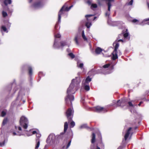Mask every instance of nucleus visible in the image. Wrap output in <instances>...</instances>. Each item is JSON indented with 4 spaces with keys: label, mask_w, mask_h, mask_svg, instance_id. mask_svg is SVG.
I'll list each match as a JSON object with an SVG mask.
<instances>
[{
    "label": "nucleus",
    "mask_w": 149,
    "mask_h": 149,
    "mask_svg": "<svg viewBox=\"0 0 149 149\" xmlns=\"http://www.w3.org/2000/svg\"><path fill=\"white\" fill-rule=\"evenodd\" d=\"M80 74V73H78V75H79V74Z\"/></svg>",
    "instance_id": "60"
},
{
    "label": "nucleus",
    "mask_w": 149,
    "mask_h": 149,
    "mask_svg": "<svg viewBox=\"0 0 149 149\" xmlns=\"http://www.w3.org/2000/svg\"><path fill=\"white\" fill-rule=\"evenodd\" d=\"M41 135L39 133H37L36 136L37 138H38L36 139V141L37 142L36 147L35 149H38L40 144V141L39 138L41 137Z\"/></svg>",
    "instance_id": "12"
},
{
    "label": "nucleus",
    "mask_w": 149,
    "mask_h": 149,
    "mask_svg": "<svg viewBox=\"0 0 149 149\" xmlns=\"http://www.w3.org/2000/svg\"><path fill=\"white\" fill-rule=\"evenodd\" d=\"M113 46H115L114 51H117V49L119 47V43L117 42V40H116V41L113 43Z\"/></svg>",
    "instance_id": "18"
},
{
    "label": "nucleus",
    "mask_w": 149,
    "mask_h": 149,
    "mask_svg": "<svg viewBox=\"0 0 149 149\" xmlns=\"http://www.w3.org/2000/svg\"><path fill=\"white\" fill-rule=\"evenodd\" d=\"M95 135L94 133H93L92 135V139H91V143H93L95 141Z\"/></svg>",
    "instance_id": "23"
},
{
    "label": "nucleus",
    "mask_w": 149,
    "mask_h": 149,
    "mask_svg": "<svg viewBox=\"0 0 149 149\" xmlns=\"http://www.w3.org/2000/svg\"><path fill=\"white\" fill-rule=\"evenodd\" d=\"M5 140L3 136H0V146H3L4 145Z\"/></svg>",
    "instance_id": "15"
},
{
    "label": "nucleus",
    "mask_w": 149,
    "mask_h": 149,
    "mask_svg": "<svg viewBox=\"0 0 149 149\" xmlns=\"http://www.w3.org/2000/svg\"><path fill=\"white\" fill-rule=\"evenodd\" d=\"M81 39V37L80 34H77L75 35L74 38V40L77 45H79V41Z\"/></svg>",
    "instance_id": "13"
},
{
    "label": "nucleus",
    "mask_w": 149,
    "mask_h": 149,
    "mask_svg": "<svg viewBox=\"0 0 149 149\" xmlns=\"http://www.w3.org/2000/svg\"><path fill=\"white\" fill-rule=\"evenodd\" d=\"M132 129V128L130 127L125 132L124 136V138L125 140H126L129 137L131 136L132 134V132L131 131Z\"/></svg>",
    "instance_id": "9"
},
{
    "label": "nucleus",
    "mask_w": 149,
    "mask_h": 149,
    "mask_svg": "<svg viewBox=\"0 0 149 149\" xmlns=\"http://www.w3.org/2000/svg\"><path fill=\"white\" fill-rule=\"evenodd\" d=\"M74 113L72 108H70L66 112V115L68 119V122L72 121Z\"/></svg>",
    "instance_id": "6"
},
{
    "label": "nucleus",
    "mask_w": 149,
    "mask_h": 149,
    "mask_svg": "<svg viewBox=\"0 0 149 149\" xmlns=\"http://www.w3.org/2000/svg\"><path fill=\"white\" fill-rule=\"evenodd\" d=\"M128 103L129 106L132 107H134V105L132 104L131 102H129Z\"/></svg>",
    "instance_id": "40"
},
{
    "label": "nucleus",
    "mask_w": 149,
    "mask_h": 149,
    "mask_svg": "<svg viewBox=\"0 0 149 149\" xmlns=\"http://www.w3.org/2000/svg\"><path fill=\"white\" fill-rule=\"evenodd\" d=\"M32 1V0H29V2L31 3Z\"/></svg>",
    "instance_id": "56"
},
{
    "label": "nucleus",
    "mask_w": 149,
    "mask_h": 149,
    "mask_svg": "<svg viewBox=\"0 0 149 149\" xmlns=\"http://www.w3.org/2000/svg\"><path fill=\"white\" fill-rule=\"evenodd\" d=\"M18 130L19 131L22 130V128H21V127H18Z\"/></svg>",
    "instance_id": "51"
},
{
    "label": "nucleus",
    "mask_w": 149,
    "mask_h": 149,
    "mask_svg": "<svg viewBox=\"0 0 149 149\" xmlns=\"http://www.w3.org/2000/svg\"><path fill=\"white\" fill-rule=\"evenodd\" d=\"M97 7V5L96 4H92L91 6V8L93 10V8H96Z\"/></svg>",
    "instance_id": "31"
},
{
    "label": "nucleus",
    "mask_w": 149,
    "mask_h": 149,
    "mask_svg": "<svg viewBox=\"0 0 149 149\" xmlns=\"http://www.w3.org/2000/svg\"><path fill=\"white\" fill-rule=\"evenodd\" d=\"M61 35L59 33H57L55 35V41L54 45V47L55 48H59V47L58 45V40L56 38H59L61 37Z\"/></svg>",
    "instance_id": "10"
},
{
    "label": "nucleus",
    "mask_w": 149,
    "mask_h": 149,
    "mask_svg": "<svg viewBox=\"0 0 149 149\" xmlns=\"http://www.w3.org/2000/svg\"><path fill=\"white\" fill-rule=\"evenodd\" d=\"M1 31L2 32L3 34V31L6 32V33H8V31L7 30L6 27L4 26H1Z\"/></svg>",
    "instance_id": "20"
},
{
    "label": "nucleus",
    "mask_w": 149,
    "mask_h": 149,
    "mask_svg": "<svg viewBox=\"0 0 149 149\" xmlns=\"http://www.w3.org/2000/svg\"><path fill=\"white\" fill-rule=\"evenodd\" d=\"M87 127V126L86 124H84L82 125H81L80 127L79 128L80 129L84 128H86Z\"/></svg>",
    "instance_id": "34"
},
{
    "label": "nucleus",
    "mask_w": 149,
    "mask_h": 149,
    "mask_svg": "<svg viewBox=\"0 0 149 149\" xmlns=\"http://www.w3.org/2000/svg\"><path fill=\"white\" fill-rule=\"evenodd\" d=\"M96 149H100V148L98 146H97Z\"/></svg>",
    "instance_id": "55"
},
{
    "label": "nucleus",
    "mask_w": 149,
    "mask_h": 149,
    "mask_svg": "<svg viewBox=\"0 0 149 149\" xmlns=\"http://www.w3.org/2000/svg\"><path fill=\"white\" fill-rule=\"evenodd\" d=\"M82 36L83 39L85 41H87V39L86 38V37L85 36V35L84 36Z\"/></svg>",
    "instance_id": "42"
},
{
    "label": "nucleus",
    "mask_w": 149,
    "mask_h": 149,
    "mask_svg": "<svg viewBox=\"0 0 149 149\" xmlns=\"http://www.w3.org/2000/svg\"><path fill=\"white\" fill-rule=\"evenodd\" d=\"M119 55H121V53L120 52H119Z\"/></svg>",
    "instance_id": "58"
},
{
    "label": "nucleus",
    "mask_w": 149,
    "mask_h": 149,
    "mask_svg": "<svg viewBox=\"0 0 149 149\" xmlns=\"http://www.w3.org/2000/svg\"><path fill=\"white\" fill-rule=\"evenodd\" d=\"M95 69H92L91 71L89 72H88V74L89 75H92L95 73Z\"/></svg>",
    "instance_id": "26"
},
{
    "label": "nucleus",
    "mask_w": 149,
    "mask_h": 149,
    "mask_svg": "<svg viewBox=\"0 0 149 149\" xmlns=\"http://www.w3.org/2000/svg\"><path fill=\"white\" fill-rule=\"evenodd\" d=\"M43 5L42 3L40 2L35 3L33 6V7L35 8H40Z\"/></svg>",
    "instance_id": "14"
},
{
    "label": "nucleus",
    "mask_w": 149,
    "mask_h": 149,
    "mask_svg": "<svg viewBox=\"0 0 149 149\" xmlns=\"http://www.w3.org/2000/svg\"><path fill=\"white\" fill-rule=\"evenodd\" d=\"M71 142V141H70L68 143L66 148H65V147L64 146L63 147V149H67L70 146V145Z\"/></svg>",
    "instance_id": "35"
},
{
    "label": "nucleus",
    "mask_w": 149,
    "mask_h": 149,
    "mask_svg": "<svg viewBox=\"0 0 149 149\" xmlns=\"http://www.w3.org/2000/svg\"><path fill=\"white\" fill-rule=\"evenodd\" d=\"M122 146H120L119 148H118L117 149H122Z\"/></svg>",
    "instance_id": "53"
},
{
    "label": "nucleus",
    "mask_w": 149,
    "mask_h": 149,
    "mask_svg": "<svg viewBox=\"0 0 149 149\" xmlns=\"http://www.w3.org/2000/svg\"><path fill=\"white\" fill-rule=\"evenodd\" d=\"M13 136L16 135L18 134H17L16 133H15V132H13Z\"/></svg>",
    "instance_id": "48"
},
{
    "label": "nucleus",
    "mask_w": 149,
    "mask_h": 149,
    "mask_svg": "<svg viewBox=\"0 0 149 149\" xmlns=\"http://www.w3.org/2000/svg\"><path fill=\"white\" fill-rule=\"evenodd\" d=\"M125 103V100H122L121 101L120 100H118L117 102L116 101H114L113 102V103L112 106H113L115 107H117L122 106L121 104Z\"/></svg>",
    "instance_id": "8"
},
{
    "label": "nucleus",
    "mask_w": 149,
    "mask_h": 149,
    "mask_svg": "<svg viewBox=\"0 0 149 149\" xmlns=\"http://www.w3.org/2000/svg\"><path fill=\"white\" fill-rule=\"evenodd\" d=\"M114 65L111 63H109L103 66L102 69V70H106V71L104 72V74H108L111 73L113 69Z\"/></svg>",
    "instance_id": "2"
},
{
    "label": "nucleus",
    "mask_w": 149,
    "mask_h": 149,
    "mask_svg": "<svg viewBox=\"0 0 149 149\" xmlns=\"http://www.w3.org/2000/svg\"><path fill=\"white\" fill-rule=\"evenodd\" d=\"M22 135V134H19L18 135H19V136H20V135Z\"/></svg>",
    "instance_id": "59"
},
{
    "label": "nucleus",
    "mask_w": 149,
    "mask_h": 149,
    "mask_svg": "<svg viewBox=\"0 0 149 149\" xmlns=\"http://www.w3.org/2000/svg\"><path fill=\"white\" fill-rule=\"evenodd\" d=\"M84 31H83L82 32V36L84 35Z\"/></svg>",
    "instance_id": "50"
},
{
    "label": "nucleus",
    "mask_w": 149,
    "mask_h": 149,
    "mask_svg": "<svg viewBox=\"0 0 149 149\" xmlns=\"http://www.w3.org/2000/svg\"><path fill=\"white\" fill-rule=\"evenodd\" d=\"M73 6H71L69 8L68 7H65V6H64L62 7L60 9L58 14V23H57L55 26V28H56L57 24L60 23L61 21V15L64 13L65 11H69L71 8Z\"/></svg>",
    "instance_id": "3"
},
{
    "label": "nucleus",
    "mask_w": 149,
    "mask_h": 149,
    "mask_svg": "<svg viewBox=\"0 0 149 149\" xmlns=\"http://www.w3.org/2000/svg\"><path fill=\"white\" fill-rule=\"evenodd\" d=\"M123 36V34H120L119 35L118 38H117V41H118V42H124V41L122 39H119L121 38V37H122Z\"/></svg>",
    "instance_id": "21"
},
{
    "label": "nucleus",
    "mask_w": 149,
    "mask_h": 149,
    "mask_svg": "<svg viewBox=\"0 0 149 149\" xmlns=\"http://www.w3.org/2000/svg\"><path fill=\"white\" fill-rule=\"evenodd\" d=\"M61 46L62 47H63V46L66 45V43L65 42H64V41L62 42H61Z\"/></svg>",
    "instance_id": "39"
},
{
    "label": "nucleus",
    "mask_w": 149,
    "mask_h": 149,
    "mask_svg": "<svg viewBox=\"0 0 149 149\" xmlns=\"http://www.w3.org/2000/svg\"><path fill=\"white\" fill-rule=\"evenodd\" d=\"M138 20L136 19H134L132 21V22L133 23H135L137 22H138Z\"/></svg>",
    "instance_id": "47"
},
{
    "label": "nucleus",
    "mask_w": 149,
    "mask_h": 149,
    "mask_svg": "<svg viewBox=\"0 0 149 149\" xmlns=\"http://www.w3.org/2000/svg\"><path fill=\"white\" fill-rule=\"evenodd\" d=\"M102 49L100 47L97 48L95 50V52L97 54H100L102 51Z\"/></svg>",
    "instance_id": "19"
},
{
    "label": "nucleus",
    "mask_w": 149,
    "mask_h": 149,
    "mask_svg": "<svg viewBox=\"0 0 149 149\" xmlns=\"http://www.w3.org/2000/svg\"><path fill=\"white\" fill-rule=\"evenodd\" d=\"M92 0H88L86 3L89 5H91L92 3Z\"/></svg>",
    "instance_id": "38"
},
{
    "label": "nucleus",
    "mask_w": 149,
    "mask_h": 149,
    "mask_svg": "<svg viewBox=\"0 0 149 149\" xmlns=\"http://www.w3.org/2000/svg\"><path fill=\"white\" fill-rule=\"evenodd\" d=\"M126 32L127 31V29H126Z\"/></svg>",
    "instance_id": "61"
},
{
    "label": "nucleus",
    "mask_w": 149,
    "mask_h": 149,
    "mask_svg": "<svg viewBox=\"0 0 149 149\" xmlns=\"http://www.w3.org/2000/svg\"><path fill=\"white\" fill-rule=\"evenodd\" d=\"M7 113V111L6 110H4L2 111L1 112V116L4 117L6 115Z\"/></svg>",
    "instance_id": "27"
},
{
    "label": "nucleus",
    "mask_w": 149,
    "mask_h": 149,
    "mask_svg": "<svg viewBox=\"0 0 149 149\" xmlns=\"http://www.w3.org/2000/svg\"><path fill=\"white\" fill-rule=\"evenodd\" d=\"M69 49H67V51L68 52H69Z\"/></svg>",
    "instance_id": "57"
},
{
    "label": "nucleus",
    "mask_w": 149,
    "mask_h": 149,
    "mask_svg": "<svg viewBox=\"0 0 149 149\" xmlns=\"http://www.w3.org/2000/svg\"><path fill=\"white\" fill-rule=\"evenodd\" d=\"M55 136L53 134H50L48 137L46 141L47 143L53 142L55 141Z\"/></svg>",
    "instance_id": "11"
},
{
    "label": "nucleus",
    "mask_w": 149,
    "mask_h": 149,
    "mask_svg": "<svg viewBox=\"0 0 149 149\" xmlns=\"http://www.w3.org/2000/svg\"><path fill=\"white\" fill-rule=\"evenodd\" d=\"M68 125L67 122H65V123L64 125V131L65 132H66L67 130V129L68 128Z\"/></svg>",
    "instance_id": "24"
},
{
    "label": "nucleus",
    "mask_w": 149,
    "mask_h": 149,
    "mask_svg": "<svg viewBox=\"0 0 149 149\" xmlns=\"http://www.w3.org/2000/svg\"><path fill=\"white\" fill-rule=\"evenodd\" d=\"M68 55L70 56L72 58H73L74 57V55L72 53H69Z\"/></svg>",
    "instance_id": "36"
},
{
    "label": "nucleus",
    "mask_w": 149,
    "mask_h": 149,
    "mask_svg": "<svg viewBox=\"0 0 149 149\" xmlns=\"http://www.w3.org/2000/svg\"><path fill=\"white\" fill-rule=\"evenodd\" d=\"M45 75V74H44V73L42 72H40L38 74V75L39 77H40L41 76H44Z\"/></svg>",
    "instance_id": "43"
},
{
    "label": "nucleus",
    "mask_w": 149,
    "mask_h": 149,
    "mask_svg": "<svg viewBox=\"0 0 149 149\" xmlns=\"http://www.w3.org/2000/svg\"><path fill=\"white\" fill-rule=\"evenodd\" d=\"M133 0H131L128 3V5H132Z\"/></svg>",
    "instance_id": "44"
},
{
    "label": "nucleus",
    "mask_w": 149,
    "mask_h": 149,
    "mask_svg": "<svg viewBox=\"0 0 149 149\" xmlns=\"http://www.w3.org/2000/svg\"><path fill=\"white\" fill-rule=\"evenodd\" d=\"M8 122V119L7 118H5L3 121L2 125L3 126L6 125Z\"/></svg>",
    "instance_id": "30"
},
{
    "label": "nucleus",
    "mask_w": 149,
    "mask_h": 149,
    "mask_svg": "<svg viewBox=\"0 0 149 149\" xmlns=\"http://www.w3.org/2000/svg\"><path fill=\"white\" fill-rule=\"evenodd\" d=\"M75 125L74 122L73 121H71L70 123V127H73Z\"/></svg>",
    "instance_id": "33"
},
{
    "label": "nucleus",
    "mask_w": 149,
    "mask_h": 149,
    "mask_svg": "<svg viewBox=\"0 0 149 149\" xmlns=\"http://www.w3.org/2000/svg\"><path fill=\"white\" fill-rule=\"evenodd\" d=\"M20 125L24 129H26L28 126L29 122L27 119L24 116H22L20 120Z\"/></svg>",
    "instance_id": "4"
},
{
    "label": "nucleus",
    "mask_w": 149,
    "mask_h": 149,
    "mask_svg": "<svg viewBox=\"0 0 149 149\" xmlns=\"http://www.w3.org/2000/svg\"><path fill=\"white\" fill-rule=\"evenodd\" d=\"M97 18V17H95L94 18V19L93 20H95L96 18Z\"/></svg>",
    "instance_id": "54"
},
{
    "label": "nucleus",
    "mask_w": 149,
    "mask_h": 149,
    "mask_svg": "<svg viewBox=\"0 0 149 149\" xmlns=\"http://www.w3.org/2000/svg\"><path fill=\"white\" fill-rule=\"evenodd\" d=\"M84 65L83 63H79V62H77V66L78 68H81V69H84V67H83Z\"/></svg>",
    "instance_id": "22"
},
{
    "label": "nucleus",
    "mask_w": 149,
    "mask_h": 149,
    "mask_svg": "<svg viewBox=\"0 0 149 149\" xmlns=\"http://www.w3.org/2000/svg\"><path fill=\"white\" fill-rule=\"evenodd\" d=\"M123 36L124 38L127 39L128 40H129L130 38L128 37L129 33L127 32H126L123 35Z\"/></svg>",
    "instance_id": "28"
},
{
    "label": "nucleus",
    "mask_w": 149,
    "mask_h": 149,
    "mask_svg": "<svg viewBox=\"0 0 149 149\" xmlns=\"http://www.w3.org/2000/svg\"><path fill=\"white\" fill-rule=\"evenodd\" d=\"M11 0H5L4 3L6 5H7L8 4H11Z\"/></svg>",
    "instance_id": "25"
},
{
    "label": "nucleus",
    "mask_w": 149,
    "mask_h": 149,
    "mask_svg": "<svg viewBox=\"0 0 149 149\" xmlns=\"http://www.w3.org/2000/svg\"><path fill=\"white\" fill-rule=\"evenodd\" d=\"M37 133H36V131H33L32 132V134H35L36 133L37 134Z\"/></svg>",
    "instance_id": "49"
},
{
    "label": "nucleus",
    "mask_w": 149,
    "mask_h": 149,
    "mask_svg": "<svg viewBox=\"0 0 149 149\" xmlns=\"http://www.w3.org/2000/svg\"><path fill=\"white\" fill-rule=\"evenodd\" d=\"M136 128H137V127H136L135 128V129H136Z\"/></svg>",
    "instance_id": "62"
},
{
    "label": "nucleus",
    "mask_w": 149,
    "mask_h": 149,
    "mask_svg": "<svg viewBox=\"0 0 149 149\" xmlns=\"http://www.w3.org/2000/svg\"><path fill=\"white\" fill-rule=\"evenodd\" d=\"M29 74L30 75H31L32 74V68L31 67H29Z\"/></svg>",
    "instance_id": "32"
},
{
    "label": "nucleus",
    "mask_w": 149,
    "mask_h": 149,
    "mask_svg": "<svg viewBox=\"0 0 149 149\" xmlns=\"http://www.w3.org/2000/svg\"><path fill=\"white\" fill-rule=\"evenodd\" d=\"M2 13L3 16L4 17H6L7 15V13L5 11H3Z\"/></svg>",
    "instance_id": "37"
},
{
    "label": "nucleus",
    "mask_w": 149,
    "mask_h": 149,
    "mask_svg": "<svg viewBox=\"0 0 149 149\" xmlns=\"http://www.w3.org/2000/svg\"><path fill=\"white\" fill-rule=\"evenodd\" d=\"M91 25V23L90 22H87L86 23V26L88 28H89Z\"/></svg>",
    "instance_id": "29"
},
{
    "label": "nucleus",
    "mask_w": 149,
    "mask_h": 149,
    "mask_svg": "<svg viewBox=\"0 0 149 149\" xmlns=\"http://www.w3.org/2000/svg\"><path fill=\"white\" fill-rule=\"evenodd\" d=\"M117 51H114L112 52V59L113 60H115L118 58L117 54Z\"/></svg>",
    "instance_id": "16"
},
{
    "label": "nucleus",
    "mask_w": 149,
    "mask_h": 149,
    "mask_svg": "<svg viewBox=\"0 0 149 149\" xmlns=\"http://www.w3.org/2000/svg\"><path fill=\"white\" fill-rule=\"evenodd\" d=\"M97 134L98 135V138L100 139V140H101L102 139V136L101 134L99 132H98Z\"/></svg>",
    "instance_id": "41"
},
{
    "label": "nucleus",
    "mask_w": 149,
    "mask_h": 149,
    "mask_svg": "<svg viewBox=\"0 0 149 149\" xmlns=\"http://www.w3.org/2000/svg\"><path fill=\"white\" fill-rule=\"evenodd\" d=\"M143 103V102H141L140 103H139V104H138V105L139 106H140L141 104H142Z\"/></svg>",
    "instance_id": "52"
},
{
    "label": "nucleus",
    "mask_w": 149,
    "mask_h": 149,
    "mask_svg": "<svg viewBox=\"0 0 149 149\" xmlns=\"http://www.w3.org/2000/svg\"><path fill=\"white\" fill-rule=\"evenodd\" d=\"M95 146L93 144L91 146V149H94Z\"/></svg>",
    "instance_id": "46"
},
{
    "label": "nucleus",
    "mask_w": 149,
    "mask_h": 149,
    "mask_svg": "<svg viewBox=\"0 0 149 149\" xmlns=\"http://www.w3.org/2000/svg\"><path fill=\"white\" fill-rule=\"evenodd\" d=\"M81 81L80 77H76L73 79L69 87L67 90V95L65 98V101L67 104L70 101L71 106L72 105V101L74 100V96L72 94H74L79 88V85Z\"/></svg>",
    "instance_id": "1"
},
{
    "label": "nucleus",
    "mask_w": 149,
    "mask_h": 149,
    "mask_svg": "<svg viewBox=\"0 0 149 149\" xmlns=\"http://www.w3.org/2000/svg\"><path fill=\"white\" fill-rule=\"evenodd\" d=\"M93 16V15H85V17H86V18H87V17H89L91 16Z\"/></svg>",
    "instance_id": "45"
},
{
    "label": "nucleus",
    "mask_w": 149,
    "mask_h": 149,
    "mask_svg": "<svg viewBox=\"0 0 149 149\" xmlns=\"http://www.w3.org/2000/svg\"><path fill=\"white\" fill-rule=\"evenodd\" d=\"M91 81V78L88 76L85 80L82 81V86L84 89L86 91H88L90 89L89 83Z\"/></svg>",
    "instance_id": "5"
},
{
    "label": "nucleus",
    "mask_w": 149,
    "mask_h": 149,
    "mask_svg": "<svg viewBox=\"0 0 149 149\" xmlns=\"http://www.w3.org/2000/svg\"><path fill=\"white\" fill-rule=\"evenodd\" d=\"M146 24L149 25V18L144 19L141 23V24L143 25Z\"/></svg>",
    "instance_id": "17"
},
{
    "label": "nucleus",
    "mask_w": 149,
    "mask_h": 149,
    "mask_svg": "<svg viewBox=\"0 0 149 149\" xmlns=\"http://www.w3.org/2000/svg\"><path fill=\"white\" fill-rule=\"evenodd\" d=\"M93 110L95 112L99 113H104L107 111V110L106 108L99 106H97L95 107L94 108Z\"/></svg>",
    "instance_id": "7"
}]
</instances>
